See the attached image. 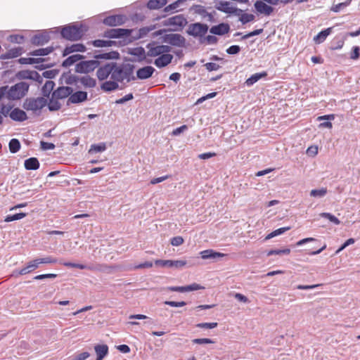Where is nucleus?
Returning <instances> with one entry per match:
<instances>
[{
    "instance_id": "1",
    "label": "nucleus",
    "mask_w": 360,
    "mask_h": 360,
    "mask_svg": "<svg viewBox=\"0 0 360 360\" xmlns=\"http://www.w3.org/2000/svg\"><path fill=\"white\" fill-rule=\"evenodd\" d=\"M134 65L130 63L117 65L115 63V68L112 74V79L117 82H126L134 81L136 77L134 75Z\"/></svg>"
},
{
    "instance_id": "2",
    "label": "nucleus",
    "mask_w": 360,
    "mask_h": 360,
    "mask_svg": "<svg viewBox=\"0 0 360 360\" xmlns=\"http://www.w3.org/2000/svg\"><path fill=\"white\" fill-rule=\"evenodd\" d=\"M47 105V99L39 97H29L24 100L22 108L27 111H32L34 115H39L41 109Z\"/></svg>"
},
{
    "instance_id": "3",
    "label": "nucleus",
    "mask_w": 360,
    "mask_h": 360,
    "mask_svg": "<svg viewBox=\"0 0 360 360\" xmlns=\"http://www.w3.org/2000/svg\"><path fill=\"white\" fill-rule=\"evenodd\" d=\"M132 32L131 29H124V28H112L105 30L103 32V37L109 38V39H120L118 41L120 46H126L129 44L130 43H127L128 41L129 38H130V34Z\"/></svg>"
},
{
    "instance_id": "4",
    "label": "nucleus",
    "mask_w": 360,
    "mask_h": 360,
    "mask_svg": "<svg viewBox=\"0 0 360 360\" xmlns=\"http://www.w3.org/2000/svg\"><path fill=\"white\" fill-rule=\"evenodd\" d=\"M82 25L70 24L62 28L60 32L63 38L70 41L79 40L84 34Z\"/></svg>"
},
{
    "instance_id": "5",
    "label": "nucleus",
    "mask_w": 360,
    "mask_h": 360,
    "mask_svg": "<svg viewBox=\"0 0 360 360\" xmlns=\"http://www.w3.org/2000/svg\"><path fill=\"white\" fill-rule=\"evenodd\" d=\"M30 84L25 82H20L7 89V98L14 101L24 97L29 90Z\"/></svg>"
},
{
    "instance_id": "6",
    "label": "nucleus",
    "mask_w": 360,
    "mask_h": 360,
    "mask_svg": "<svg viewBox=\"0 0 360 360\" xmlns=\"http://www.w3.org/2000/svg\"><path fill=\"white\" fill-rule=\"evenodd\" d=\"M146 48L147 49L148 57L155 58L162 56V54L169 53L172 47L168 45L160 44L155 41L148 43Z\"/></svg>"
},
{
    "instance_id": "7",
    "label": "nucleus",
    "mask_w": 360,
    "mask_h": 360,
    "mask_svg": "<svg viewBox=\"0 0 360 360\" xmlns=\"http://www.w3.org/2000/svg\"><path fill=\"white\" fill-rule=\"evenodd\" d=\"M100 65V61L95 58L89 60H84L83 59L76 64L75 70L77 73L88 74L98 68Z\"/></svg>"
},
{
    "instance_id": "8",
    "label": "nucleus",
    "mask_w": 360,
    "mask_h": 360,
    "mask_svg": "<svg viewBox=\"0 0 360 360\" xmlns=\"http://www.w3.org/2000/svg\"><path fill=\"white\" fill-rule=\"evenodd\" d=\"M162 41L176 47H184L186 44L185 37L180 34H165L162 36Z\"/></svg>"
},
{
    "instance_id": "9",
    "label": "nucleus",
    "mask_w": 360,
    "mask_h": 360,
    "mask_svg": "<svg viewBox=\"0 0 360 360\" xmlns=\"http://www.w3.org/2000/svg\"><path fill=\"white\" fill-rule=\"evenodd\" d=\"M209 27L200 22L191 23L188 25L187 33L194 37H203L208 31Z\"/></svg>"
},
{
    "instance_id": "10",
    "label": "nucleus",
    "mask_w": 360,
    "mask_h": 360,
    "mask_svg": "<svg viewBox=\"0 0 360 360\" xmlns=\"http://www.w3.org/2000/svg\"><path fill=\"white\" fill-rule=\"evenodd\" d=\"M115 68V62L106 63L103 65H99L96 71V77L99 81L106 79L109 75L112 79V74Z\"/></svg>"
},
{
    "instance_id": "11",
    "label": "nucleus",
    "mask_w": 360,
    "mask_h": 360,
    "mask_svg": "<svg viewBox=\"0 0 360 360\" xmlns=\"http://www.w3.org/2000/svg\"><path fill=\"white\" fill-rule=\"evenodd\" d=\"M155 29V25H150L148 27H143L140 28L138 30H132V32L130 34V38H129L128 41L127 43H132L136 40L146 37L150 32Z\"/></svg>"
},
{
    "instance_id": "12",
    "label": "nucleus",
    "mask_w": 360,
    "mask_h": 360,
    "mask_svg": "<svg viewBox=\"0 0 360 360\" xmlns=\"http://www.w3.org/2000/svg\"><path fill=\"white\" fill-rule=\"evenodd\" d=\"M17 78L19 79H32L39 82V84L42 83L43 78L42 77L34 70H21L17 72L16 74Z\"/></svg>"
},
{
    "instance_id": "13",
    "label": "nucleus",
    "mask_w": 360,
    "mask_h": 360,
    "mask_svg": "<svg viewBox=\"0 0 360 360\" xmlns=\"http://www.w3.org/2000/svg\"><path fill=\"white\" fill-rule=\"evenodd\" d=\"M187 24V20L183 15H177L163 22L165 26H174L180 29L183 28Z\"/></svg>"
},
{
    "instance_id": "14",
    "label": "nucleus",
    "mask_w": 360,
    "mask_h": 360,
    "mask_svg": "<svg viewBox=\"0 0 360 360\" xmlns=\"http://www.w3.org/2000/svg\"><path fill=\"white\" fill-rule=\"evenodd\" d=\"M103 22L110 27L122 25L125 22V16L123 15H109L103 19Z\"/></svg>"
},
{
    "instance_id": "15",
    "label": "nucleus",
    "mask_w": 360,
    "mask_h": 360,
    "mask_svg": "<svg viewBox=\"0 0 360 360\" xmlns=\"http://www.w3.org/2000/svg\"><path fill=\"white\" fill-rule=\"evenodd\" d=\"M87 99L88 94L86 91H77L70 94V96H69L68 99L67 104H77L86 101Z\"/></svg>"
},
{
    "instance_id": "16",
    "label": "nucleus",
    "mask_w": 360,
    "mask_h": 360,
    "mask_svg": "<svg viewBox=\"0 0 360 360\" xmlns=\"http://www.w3.org/2000/svg\"><path fill=\"white\" fill-rule=\"evenodd\" d=\"M155 264L161 266H167V267H174L176 269H181L186 264V262L184 260H162V259H156L155 261Z\"/></svg>"
},
{
    "instance_id": "17",
    "label": "nucleus",
    "mask_w": 360,
    "mask_h": 360,
    "mask_svg": "<svg viewBox=\"0 0 360 360\" xmlns=\"http://www.w3.org/2000/svg\"><path fill=\"white\" fill-rule=\"evenodd\" d=\"M205 288L198 283H192L186 286H169L167 287L165 289L169 291L173 292H185L189 291H194L200 289H204Z\"/></svg>"
},
{
    "instance_id": "18",
    "label": "nucleus",
    "mask_w": 360,
    "mask_h": 360,
    "mask_svg": "<svg viewBox=\"0 0 360 360\" xmlns=\"http://www.w3.org/2000/svg\"><path fill=\"white\" fill-rule=\"evenodd\" d=\"M72 92V88L70 86H60L52 93V96L53 98L63 99L69 98Z\"/></svg>"
},
{
    "instance_id": "19",
    "label": "nucleus",
    "mask_w": 360,
    "mask_h": 360,
    "mask_svg": "<svg viewBox=\"0 0 360 360\" xmlns=\"http://www.w3.org/2000/svg\"><path fill=\"white\" fill-rule=\"evenodd\" d=\"M172 59L173 56L166 53L155 59L154 65L158 68H165L172 63Z\"/></svg>"
},
{
    "instance_id": "20",
    "label": "nucleus",
    "mask_w": 360,
    "mask_h": 360,
    "mask_svg": "<svg viewBox=\"0 0 360 360\" xmlns=\"http://www.w3.org/2000/svg\"><path fill=\"white\" fill-rule=\"evenodd\" d=\"M254 6L256 11L260 14L270 15L274 11V8L265 4L264 1H256Z\"/></svg>"
},
{
    "instance_id": "21",
    "label": "nucleus",
    "mask_w": 360,
    "mask_h": 360,
    "mask_svg": "<svg viewBox=\"0 0 360 360\" xmlns=\"http://www.w3.org/2000/svg\"><path fill=\"white\" fill-rule=\"evenodd\" d=\"M50 39L49 33L44 31L33 36L31 39V42L32 44L36 46H42L49 42Z\"/></svg>"
},
{
    "instance_id": "22",
    "label": "nucleus",
    "mask_w": 360,
    "mask_h": 360,
    "mask_svg": "<svg viewBox=\"0 0 360 360\" xmlns=\"http://www.w3.org/2000/svg\"><path fill=\"white\" fill-rule=\"evenodd\" d=\"M129 54L136 56L139 61L146 60L148 63H151V60H148L147 51L142 46L134 48L129 51Z\"/></svg>"
},
{
    "instance_id": "23",
    "label": "nucleus",
    "mask_w": 360,
    "mask_h": 360,
    "mask_svg": "<svg viewBox=\"0 0 360 360\" xmlns=\"http://www.w3.org/2000/svg\"><path fill=\"white\" fill-rule=\"evenodd\" d=\"M94 58L97 60L99 59L104 60H112V59H119L120 53L117 51H112L108 53H101L99 51H95Z\"/></svg>"
},
{
    "instance_id": "24",
    "label": "nucleus",
    "mask_w": 360,
    "mask_h": 360,
    "mask_svg": "<svg viewBox=\"0 0 360 360\" xmlns=\"http://www.w3.org/2000/svg\"><path fill=\"white\" fill-rule=\"evenodd\" d=\"M9 117L12 120L16 122H23L28 118L26 112L18 108L12 110L9 113Z\"/></svg>"
},
{
    "instance_id": "25",
    "label": "nucleus",
    "mask_w": 360,
    "mask_h": 360,
    "mask_svg": "<svg viewBox=\"0 0 360 360\" xmlns=\"http://www.w3.org/2000/svg\"><path fill=\"white\" fill-rule=\"evenodd\" d=\"M155 71V68L152 66H145L143 68H139L136 71V77L139 79H146L150 78Z\"/></svg>"
},
{
    "instance_id": "26",
    "label": "nucleus",
    "mask_w": 360,
    "mask_h": 360,
    "mask_svg": "<svg viewBox=\"0 0 360 360\" xmlns=\"http://www.w3.org/2000/svg\"><path fill=\"white\" fill-rule=\"evenodd\" d=\"M62 78L66 84L75 85L77 88H80V86L78 85L79 83L80 77L71 74L70 71L63 73Z\"/></svg>"
},
{
    "instance_id": "27",
    "label": "nucleus",
    "mask_w": 360,
    "mask_h": 360,
    "mask_svg": "<svg viewBox=\"0 0 360 360\" xmlns=\"http://www.w3.org/2000/svg\"><path fill=\"white\" fill-rule=\"evenodd\" d=\"M230 30V26L227 23L221 22L217 25L212 26L210 32V33L216 35H224L228 33Z\"/></svg>"
},
{
    "instance_id": "28",
    "label": "nucleus",
    "mask_w": 360,
    "mask_h": 360,
    "mask_svg": "<svg viewBox=\"0 0 360 360\" xmlns=\"http://www.w3.org/2000/svg\"><path fill=\"white\" fill-rule=\"evenodd\" d=\"M86 47L82 44H74L71 46H66L63 51V56H66L75 52H84Z\"/></svg>"
},
{
    "instance_id": "29",
    "label": "nucleus",
    "mask_w": 360,
    "mask_h": 360,
    "mask_svg": "<svg viewBox=\"0 0 360 360\" xmlns=\"http://www.w3.org/2000/svg\"><path fill=\"white\" fill-rule=\"evenodd\" d=\"M200 255L201 256V258L203 259H214L218 257H223L225 255L223 253L215 252L214 250L211 249L201 251L200 252Z\"/></svg>"
},
{
    "instance_id": "30",
    "label": "nucleus",
    "mask_w": 360,
    "mask_h": 360,
    "mask_svg": "<svg viewBox=\"0 0 360 360\" xmlns=\"http://www.w3.org/2000/svg\"><path fill=\"white\" fill-rule=\"evenodd\" d=\"M195 13L200 15L202 18H207L210 22H214V16L212 13H208L206 8L201 5H196L194 7Z\"/></svg>"
},
{
    "instance_id": "31",
    "label": "nucleus",
    "mask_w": 360,
    "mask_h": 360,
    "mask_svg": "<svg viewBox=\"0 0 360 360\" xmlns=\"http://www.w3.org/2000/svg\"><path fill=\"white\" fill-rule=\"evenodd\" d=\"M86 57L84 55L80 54H74L68 57L62 63V66L64 68H68L79 60L84 59Z\"/></svg>"
},
{
    "instance_id": "32",
    "label": "nucleus",
    "mask_w": 360,
    "mask_h": 360,
    "mask_svg": "<svg viewBox=\"0 0 360 360\" xmlns=\"http://www.w3.org/2000/svg\"><path fill=\"white\" fill-rule=\"evenodd\" d=\"M119 88L118 82L115 80L105 81L101 85V89L105 92H110Z\"/></svg>"
},
{
    "instance_id": "33",
    "label": "nucleus",
    "mask_w": 360,
    "mask_h": 360,
    "mask_svg": "<svg viewBox=\"0 0 360 360\" xmlns=\"http://www.w3.org/2000/svg\"><path fill=\"white\" fill-rule=\"evenodd\" d=\"M97 355L96 360H103L108 353V347L106 345H97L94 347Z\"/></svg>"
},
{
    "instance_id": "34",
    "label": "nucleus",
    "mask_w": 360,
    "mask_h": 360,
    "mask_svg": "<svg viewBox=\"0 0 360 360\" xmlns=\"http://www.w3.org/2000/svg\"><path fill=\"white\" fill-rule=\"evenodd\" d=\"M39 267V264L37 260V259L30 261L27 265L22 269H21L19 271V274L20 275H25L28 273H30L33 271L34 270L37 269Z\"/></svg>"
},
{
    "instance_id": "35",
    "label": "nucleus",
    "mask_w": 360,
    "mask_h": 360,
    "mask_svg": "<svg viewBox=\"0 0 360 360\" xmlns=\"http://www.w3.org/2000/svg\"><path fill=\"white\" fill-rule=\"evenodd\" d=\"M24 166L27 170H36L39 167V162L37 158H30L25 160Z\"/></svg>"
},
{
    "instance_id": "36",
    "label": "nucleus",
    "mask_w": 360,
    "mask_h": 360,
    "mask_svg": "<svg viewBox=\"0 0 360 360\" xmlns=\"http://www.w3.org/2000/svg\"><path fill=\"white\" fill-rule=\"evenodd\" d=\"M79 83L85 88H94L96 85V81L89 75L80 77Z\"/></svg>"
},
{
    "instance_id": "37",
    "label": "nucleus",
    "mask_w": 360,
    "mask_h": 360,
    "mask_svg": "<svg viewBox=\"0 0 360 360\" xmlns=\"http://www.w3.org/2000/svg\"><path fill=\"white\" fill-rule=\"evenodd\" d=\"M332 27H328L319 32L317 35L314 37V41L316 44H321L323 42L326 37L331 33Z\"/></svg>"
},
{
    "instance_id": "38",
    "label": "nucleus",
    "mask_w": 360,
    "mask_h": 360,
    "mask_svg": "<svg viewBox=\"0 0 360 360\" xmlns=\"http://www.w3.org/2000/svg\"><path fill=\"white\" fill-rule=\"evenodd\" d=\"M91 44L95 47H110L116 46L117 42L112 40L96 39L92 41Z\"/></svg>"
},
{
    "instance_id": "39",
    "label": "nucleus",
    "mask_w": 360,
    "mask_h": 360,
    "mask_svg": "<svg viewBox=\"0 0 360 360\" xmlns=\"http://www.w3.org/2000/svg\"><path fill=\"white\" fill-rule=\"evenodd\" d=\"M22 53V49L20 47L11 49L8 50L6 53L1 56L2 59H11L16 58L20 56Z\"/></svg>"
},
{
    "instance_id": "40",
    "label": "nucleus",
    "mask_w": 360,
    "mask_h": 360,
    "mask_svg": "<svg viewBox=\"0 0 360 360\" xmlns=\"http://www.w3.org/2000/svg\"><path fill=\"white\" fill-rule=\"evenodd\" d=\"M55 86V83L53 81L48 80L46 82L44 85L41 88V94L43 97L49 98L51 91H53Z\"/></svg>"
},
{
    "instance_id": "41",
    "label": "nucleus",
    "mask_w": 360,
    "mask_h": 360,
    "mask_svg": "<svg viewBox=\"0 0 360 360\" xmlns=\"http://www.w3.org/2000/svg\"><path fill=\"white\" fill-rule=\"evenodd\" d=\"M167 3V0H150L147 4V7L150 10L159 9Z\"/></svg>"
},
{
    "instance_id": "42",
    "label": "nucleus",
    "mask_w": 360,
    "mask_h": 360,
    "mask_svg": "<svg viewBox=\"0 0 360 360\" xmlns=\"http://www.w3.org/2000/svg\"><path fill=\"white\" fill-rule=\"evenodd\" d=\"M53 51V46H48L46 48H41L36 49L34 51H32L30 53V55L34 56H46L51 53Z\"/></svg>"
},
{
    "instance_id": "43",
    "label": "nucleus",
    "mask_w": 360,
    "mask_h": 360,
    "mask_svg": "<svg viewBox=\"0 0 360 360\" xmlns=\"http://www.w3.org/2000/svg\"><path fill=\"white\" fill-rule=\"evenodd\" d=\"M347 34L343 37H340V36L336 37L333 41V46L331 47V49H333V50L341 49L344 46L345 41L347 39Z\"/></svg>"
},
{
    "instance_id": "44",
    "label": "nucleus",
    "mask_w": 360,
    "mask_h": 360,
    "mask_svg": "<svg viewBox=\"0 0 360 360\" xmlns=\"http://www.w3.org/2000/svg\"><path fill=\"white\" fill-rule=\"evenodd\" d=\"M267 75L266 72L255 73L250 77L245 82L248 86H252L259 80L262 77H265Z\"/></svg>"
},
{
    "instance_id": "45",
    "label": "nucleus",
    "mask_w": 360,
    "mask_h": 360,
    "mask_svg": "<svg viewBox=\"0 0 360 360\" xmlns=\"http://www.w3.org/2000/svg\"><path fill=\"white\" fill-rule=\"evenodd\" d=\"M45 60V59L44 58H20L19 59V63L20 64H30V65H32V64H39L40 63H42Z\"/></svg>"
},
{
    "instance_id": "46",
    "label": "nucleus",
    "mask_w": 360,
    "mask_h": 360,
    "mask_svg": "<svg viewBox=\"0 0 360 360\" xmlns=\"http://www.w3.org/2000/svg\"><path fill=\"white\" fill-rule=\"evenodd\" d=\"M20 142L17 139H12L8 143L9 150L11 153H15L20 149Z\"/></svg>"
},
{
    "instance_id": "47",
    "label": "nucleus",
    "mask_w": 360,
    "mask_h": 360,
    "mask_svg": "<svg viewBox=\"0 0 360 360\" xmlns=\"http://www.w3.org/2000/svg\"><path fill=\"white\" fill-rule=\"evenodd\" d=\"M48 108L50 111H56L60 109L61 104L58 101V99L53 98V96L49 100V102H47Z\"/></svg>"
},
{
    "instance_id": "48",
    "label": "nucleus",
    "mask_w": 360,
    "mask_h": 360,
    "mask_svg": "<svg viewBox=\"0 0 360 360\" xmlns=\"http://www.w3.org/2000/svg\"><path fill=\"white\" fill-rule=\"evenodd\" d=\"M111 269L110 266L104 264H97L96 265H90L89 270L94 271L108 272Z\"/></svg>"
},
{
    "instance_id": "49",
    "label": "nucleus",
    "mask_w": 360,
    "mask_h": 360,
    "mask_svg": "<svg viewBox=\"0 0 360 360\" xmlns=\"http://www.w3.org/2000/svg\"><path fill=\"white\" fill-rule=\"evenodd\" d=\"M290 229V226H286V227H282V228H279L274 231H272L271 233H270L269 234H268L266 237H265V240H269L274 237H276L277 236H279V235H281L283 233H284L285 231H288Z\"/></svg>"
},
{
    "instance_id": "50",
    "label": "nucleus",
    "mask_w": 360,
    "mask_h": 360,
    "mask_svg": "<svg viewBox=\"0 0 360 360\" xmlns=\"http://www.w3.org/2000/svg\"><path fill=\"white\" fill-rule=\"evenodd\" d=\"M106 149L105 143H100L98 144H92L89 150V153H101Z\"/></svg>"
},
{
    "instance_id": "51",
    "label": "nucleus",
    "mask_w": 360,
    "mask_h": 360,
    "mask_svg": "<svg viewBox=\"0 0 360 360\" xmlns=\"http://www.w3.org/2000/svg\"><path fill=\"white\" fill-rule=\"evenodd\" d=\"M217 10L222 11L225 13L231 14L233 6H230L228 1L221 2L220 6L217 7Z\"/></svg>"
},
{
    "instance_id": "52",
    "label": "nucleus",
    "mask_w": 360,
    "mask_h": 360,
    "mask_svg": "<svg viewBox=\"0 0 360 360\" xmlns=\"http://www.w3.org/2000/svg\"><path fill=\"white\" fill-rule=\"evenodd\" d=\"M26 216V213L20 212L15 214H8L6 217L4 221L6 222H11L24 218Z\"/></svg>"
},
{
    "instance_id": "53",
    "label": "nucleus",
    "mask_w": 360,
    "mask_h": 360,
    "mask_svg": "<svg viewBox=\"0 0 360 360\" xmlns=\"http://www.w3.org/2000/svg\"><path fill=\"white\" fill-rule=\"evenodd\" d=\"M184 0H177L175 2L167 6L164 8V11L166 13L169 12H174V11H176V9L179 8V5L183 3Z\"/></svg>"
},
{
    "instance_id": "54",
    "label": "nucleus",
    "mask_w": 360,
    "mask_h": 360,
    "mask_svg": "<svg viewBox=\"0 0 360 360\" xmlns=\"http://www.w3.org/2000/svg\"><path fill=\"white\" fill-rule=\"evenodd\" d=\"M327 193V189L326 188H321V189H314L310 192V195L315 198H322Z\"/></svg>"
},
{
    "instance_id": "55",
    "label": "nucleus",
    "mask_w": 360,
    "mask_h": 360,
    "mask_svg": "<svg viewBox=\"0 0 360 360\" xmlns=\"http://www.w3.org/2000/svg\"><path fill=\"white\" fill-rule=\"evenodd\" d=\"M255 18V16L253 14L250 13H244L239 18V20L243 24H246L248 22H250L251 21H253Z\"/></svg>"
},
{
    "instance_id": "56",
    "label": "nucleus",
    "mask_w": 360,
    "mask_h": 360,
    "mask_svg": "<svg viewBox=\"0 0 360 360\" xmlns=\"http://www.w3.org/2000/svg\"><path fill=\"white\" fill-rule=\"evenodd\" d=\"M321 216L323 218L328 219L330 221L333 222L336 225L340 224V221L335 216L331 214L330 213L323 212L321 214Z\"/></svg>"
},
{
    "instance_id": "57",
    "label": "nucleus",
    "mask_w": 360,
    "mask_h": 360,
    "mask_svg": "<svg viewBox=\"0 0 360 360\" xmlns=\"http://www.w3.org/2000/svg\"><path fill=\"white\" fill-rule=\"evenodd\" d=\"M39 265L41 264H55L57 262V259L52 257L48 256L43 258L37 259Z\"/></svg>"
},
{
    "instance_id": "58",
    "label": "nucleus",
    "mask_w": 360,
    "mask_h": 360,
    "mask_svg": "<svg viewBox=\"0 0 360 360\" xmlns=\"http://www.w3.org/2000/svg\"><path fill=\"white\" fill-rule=\"evenodd\" d=\"M351 1L352 0H347V1H345V2L340 3V4H338L336 5H334L331 8V11H333V12L338 13V12L340 11V10L342 9L343 8H345L347 6H349L350 2H351Z\"/></svg>"
},
{
    "instance_id": "59",
    "label": "nucleus",
    "mask_w": 360,
    "mask_h": 360,
    "mask_svg": "<svg viewBox=\"0 0 360 360\" xmlns=\"http://www.w3.org/2000/svg\"><path fill=\"white\" fill-rule=\"evenodd\" d=\"M309 242H313L315 243V245H317L319 243V240L314 238H306L297 242L296 245L301 246ZM316 246L317 245H315L313 248H316Z\"/></svg>"
},
{
    "instance_id": "60",
    "label": "nucleus",
    "mask_w": 360,
    "mask_h": 360,
    "mask_svg": "<svg viewBox=\"0 0 360 360\" xmlns=\"http://www.w3.org/2000/svg\"><path fill=\"white\" fill-rule=\"evenodd\" d=\"M290 252V250L289 248H285L283 250H271L268 252L267 255L271 256L273 255H288Z\"/></svg>"
},
{
    "instance_id": "61",
    "label": "nucleus",
    "mask_w": 360,
    "mask_h": 360,
    "mask_svg": "<svg viewBox=\"0 0 360 360\" xmlns=\"http://www.w3.org/2000/svg\"><path fill=\"white\" fill-rule=\"evenodd\" d=\"M192 342L193 344L202 345V344H212L214 342L210 338H195V339L192 340Z\"/></svg>"
},
{
    "instance_id": "62",
    "label": "nucleus",
    "mask_w": 360,
    "mask_h": 360,
    "mask_svg": "<svg viewBox=\"0 0 360 360\" xmlns=\"http://www.w3.org/2000/svg\"><path fill=\"white\" fill-rule=\"evenodd\" d=\"M217 326V323H200L196 325V327L200 328H209L212 329Z\"/></svg>"
},
{
    "instance_id": "63",
    "label": "nucleus",
    "mask_w": 360,
    "mask_h": 360,
    "mask_svg": "<svg viewBox=\"0 0 360 360\" xmlns=\"http://www.w3.org/2000/svg\"><path fill=\"white\" fill-rule=\"evenodd\" d=\"M226 51L229 55H235L240 51V47L238 45H232Z\"/></svg>"
},
{
    "instance_id": "64",
    "label": "nucleus",
    "mask_w": 360,
    "mask_h": 360,
    "mask_svg": "<svg viewBox=\"0 0 360 360\" xmlns=\"http://www.w3.org/2000/svg\"><path fill=\"white\" fill-rule=\"evenodd\" d=\"M58 74V72L55 70H46L42 73V75H41L43 77L47 78V79H53L54 78L56 75Z\"/></svg>"
}]
</instances>
